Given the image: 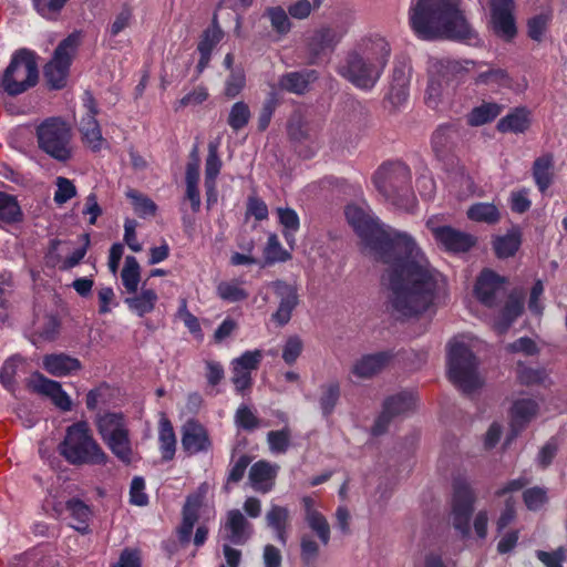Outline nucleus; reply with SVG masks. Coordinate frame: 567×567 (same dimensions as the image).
Segmentation results:
<instances>
[{
	"mask_svg": "<svg viewBox=\"0 0 567 567\" xmlns=\"http://www.w3.org/2000/svg\"><path fill=\"white\" fill-rule=\"evenodd\" d=\"M262 360L261 350L246 351L240 357L234 359L231 364L240 367L243 370H247L250 373L258 370Z\"/></svg>",
	"mask_w": 567,
	"mask_h": 567,
	"instance_id": "nucleus-60",
	"label": "nucleus"
},
{
	"mask_svg": "<svg viewBox=\"0 0 567 567\" xmlns=\"http://www.w3.org/2000/svg\"><path fill=\"white\" fill-rule=\"evenodd\" d=\"M550 18L548 13H540L529 19L527 23L529 38L538 42L542 41Z\"/></svg>",
	"mask_w": 567,
	"mask_h": 567,
	"instance_id": "nucleus-58",
	"label": "nucleus"
},
{
	"mask_svg": "<svg viewBox=\"0 0 567 567\" xmlns=\"http://www.w3.org/2000/svg\"><path fill=\"white\" fill-rule=\"evenodd\" d=\"M114 389L106 383H102L86 394L85 404L90 411L99 406H109L113 402Z\"/></svg>",
	"mask_w": 567,
	"mask_h": 567,
	"instance_id": "nucleus-45",
	"label": "nucleus"
},
{
	"mask_svg": "<svg viewBox=\"0 0 567 567\" xmlns=\"http://www.w3.org/2000/svg\"><path fill=\"white\" fill-rule=\"evenodd\" d=\"M95 426L101 440L120 462L131 465L137 460L128 420L123 412L99 413L95 417Z\"/></svg>",
	"mask_w": 567,
	"mask_h": 567,
	"instance_id": "nucleus-6",
	"label": "nucleus"
},
{
	"mask_svg": "<svg viewBox=\"0 0 567 567\" xmlns=\"http://www.w3.org/2000/svg\"><path fill=\"white\" fill-rule=\"evenodd\" d=\"M476 83L485 85H496L502 87H511L512 79L508 73L503 69H488L487 71L480 72L476 78Z\"/></svg>",
	"mask_w": 567,
	"mask_h": 567,
	"instance_id": "nucleus-49",
	"label": "nucleus"
},
{
	"mask_svg": "<svg viewBox=\"0 0 567 567\" xmlns=\"http://www.w3.org/2000/svg\"><path fill=\"white\" fill-rule=\"evenodd\" d=\"M476 496L466 477L457 475L453 478L452 523L463 537L470 535V518L474 509Z\"/></svg>",
	"mask_w": 567,
	"mask_h": 567,
	"instance_id": "nucleus-10",
	"label": "nucleus"
},
{
	"mask_svg": "<svg viewBox=\"0 0 567 567\" xmlns=\"http://www.w3.org/2000/svg\"><path fill=\"white\" fill-rule=\"evenodd\" d=\"M250 116L249 106L243 101L236 102L229 111L227 123L233 131L238 132L249 123Z\"/></svg>",
	"mask_w": 567,
	"mask_h": 567,
	"instance_id": "nucleus-48",
	"label": "nucleus"
},
{
	"mask_svg": "<svg viewBox=\"0 0 567 567\" xmlns=\"http://www.w3.org/2000/svg\"><path fill=\"white\" fill-rule=\"evenodd\" d=\"M158 442L162 458L171 461L176 452V435L172 422L167 417H162L158 424Z\"/></svg>",
	"mask_w": 567,
	"mask_h": 567,
	"instance_id": "nucleus-37",
	"label": "nucleus"
},
{
	"mask_svg": "<svg viewBox=\"0 0 567 567\" xmlns=\"http://www.w3.org/2000/svg\"><path fill=\"white\" fill-rule=\"evenodd\" d=\"M76 195V188L74 184L65 178H56V190L54 193V200L58 204H64Z\"/></svg>",
	"mask_w": 567,
	"mask_h": 567,
	"instance_id": "nucleus-62",
	"label": "nucleus"
},
{
	"mask_svg": "<svg viewBox=\"0 0 567 567\" xmlns=\"http://www.w3.org/2000/svg\"><path fill=\"white\" fill-rule=\"evenodd\" d=\"M474 295L488 308L498 306L506 295V278L491 269L482 270L475 282Z\"/></svg>",
	"mask_w": 567,
	"mask_h": 567,
	"instance_id": "nucleus-14",
	"label": "nucleus"
},
{
	"mask_svg": "<svg viewBox=\"0 0 567 567\" xmlns=\"http://www.w3.org/2000/svg\"><path fill=\"white\" fill-rule=\"evenodd\" d=\"M302 505L308 526L316 533L322 545H328L330 540V525L327 518L316 508L312 497L305 496Z\"/></svg>",
	"mask_w": 567,
	"mask_h": 567,
	"instance_id": "nucleus-27",
	"label": "nucleus"
},
{
	"mask_svg": "<svg viewBox=\"0 0 567 567\" xmlns=\"http://www.w3.org/2000/svg\"><path fill=\"white\" fill-rule=\"evenodd\" d=\"M111 567H142L141 553L138 549L124 548L120 555L118 561Z\"/></svg>",
	"mask_w": 567,
	"mask_h": 567,
	"instance_id": "nucleus-64",
	"label": "nucleus"
},
{
	"mask_svg": "<svg viewBox=\"0 0 567 567\" xmlns=\"http://www.w3.org/2000/svg\"><path fill=\"white\" fill-rule=\"evenodd\" d=\"M538 404L532 399H522L514 402L512 406V426L514 429L513 437L516 436L517 430L528 423L537 413Z\"/></svg>",
	"mask_w": 567,
	"mask_h": 567,
	"instance_id": "nucleus-36",
	"label": "nucleus"
},
{
	"mask_svg": "<svg viewBox=\"0 0 567 567\" xmlns=\"http://www.w3.org/2000/svg\"><path fill=\"white\" fill-rule=\"evenodd\" d=\"M268 19L272 30L280 37L288 34L292 23L288 17V12L280 6L267 7L262 14Z\"/></svg>",
	"mask_w": 567,
	"mask_h": 567,
	"instance_id": "nucleus-41",
	"label": "nucleus"
},
{
	"mask_svg": "<svg viewBox=\"0 0 567 567\" xmlns=\"http://www.w3.org/2000/svg\"><path fill=\"white\" fill-rule=\"evenodd\" d=\"M279 466L269 461L260 460L254 463L248 473L251 488L258 493H269L276 483Z\"/></svg>",
	"mask_w": 567,
	"mask_h": 567,
	"instance_id": "nucleus-22",
	"label": "nucleus"
},
{
	"mask_svg": "<svg viewBox=\"0 0 567 567\" xmlns=\"http://www.w3.org/2000/svg\"><path fill=\"white\" fill-rule=\"evenodd\" d=\"M348 221L375 259L389 264L390 305L402 318L426 311L446 291V280L434 269L415 241L380 223L372 215H347Z\"/></svg>",
	"mask_w": 567,
	"mask_h": 567,
	"instance_id": "nucleus-1",
	"label": "nucleus"
},
{
	"mask_svg": "<svg viewBox=\"0 0 567 567\" xmlns=\"http://www.w3.org/2000/svg\"><path fill=\"white\" fill-rule=\"evenodd\" d=\"M410 23L423 40H471L474 37L458 0H412Z\"/></svg>",
	"mask_w": 567,
	"mask_h": 567,
	"instance_id": "nucleus-2",
	"label": "nucleus"
},
{
	"mask_svg": "<svg viewBox=\"0 0 567 567\" xmlns=\"http://www.w3.org/2000/svg\"><path fill=\"white\" fill-rule=\"evenodd\" d=\"M254 535V525L239 509H229L220 526V536L224 542L243 546Z\"/></svg>",
	"mask_w": 567,
	"mask_h": 567,
	"instance_id": "nucleus-17",
	"label": "nucleus"
},
{
	"mask_svg": "<svg viewBox=\"0 0 567 567\" xmlns=\"http://www.w3.org/2000/svg\"><path fill=\"white\" fill-rule=\"evenodd\" d=\"M39 70L34 53L28 50L17 51L7 69L0 75V87L8 95L24 93L38 83Z\"/></svg>",
	"mask_w": 567,
	"mask_h": 567,
	"instance_id": "nucleus-7",
	"label": "nucleus"
},
{
	"mask_svg": "<svg viewBox=\"0 0 567 567\" xmlns=\"http://www.w3.org/2000/svg\"><path fill=\"white\" fill-rule=\"evenodd\" d=\"M517 380L523 385H543L548 380L547 371L543 368L533 369L523 362L517 363Z\"/></svg>",
	"mask_w": 567,
	"mask_h": 567,
	"instance_id": "nucleus-46",
	"label": "nucleus"
},
{
	"mask_svg": "<svg viewBox=\"0 0 567 567\" xmlns=\"http://www.w3.org/2000/svg\"><path fill=\"white\" fill-rule=\"evenodd\" d=\"M319 545L309 535H303L300 539V557L306 565H310L316 561L319 556Z\"/></svg>",
	"mask_w": 567,
	"mask_h": 567,
	"instance_id": "nucleus-59",
	"label": "nucleus"
},
{
	"mask_svg": "<svg viewBox=\"0 0 567 567\" xmlns=\"http://www.w3.org/2000/svg\"><path fill=\"white\" fill-rule=\"evenodd\" d=\"M231 382L237 393L245 395L252 388L251 373L247 370H243L236 364H231Z\"/></svg>",
	"mask_w": 567,
	"mask_h": 567,
	"instance_id": "nucleus-56",
	"label": "nucleus"
},
{
	"mask_svg": "<svg viewBox=\"0 0 567 567\" xmlns=\"http://www.w3.org/2000/svg\"><path fill=\"white\" fill-rule=\"evenodd\" d=\"M267 525L275 530L277 539L286 545L288 538V528L290 523V513L287 507L271 505L266 514Z\"/></svg>",
	"mask_w": 567,
	"mask_h": 567,
	"instance_id": "nucleus-32",
	"label": "nucleus"
},
{
	"mask_svg": "<svg viewBox=\"0 0 567 567\" xmlns=\"http://www.w3.org/2000/svg\"><path fill=\"white\" fill-rule=\"evenodd\" d=\"M246 85L245 72L241 69H231L225 82V95L228 99L236 97Z\"/></svg>",
	"mask_w": 567,
	"mask_h": 567,
	"instance_id": "nucleus-54",
	"label": "nucleus"
},
{
	"mask_svg": "<svg viewBox=\"0 0 567 567\" xmlns=\"http://www.w3.org/2000/svg\"><path fill=\"white\" fill-rule=\"evenodd\" d=\"M513 0H491L492 23L494 31L506 39L516 34L513 11Z\"/></svg>",
	"mask_w": 567,
	"mask_h": 567,
	"instance_id": "nucleus-20",
	"label": "nucleus"
},
{
	"mask_svg": "<svg viewBox=\"0 0 567 567\" xmlns=\"http://www.w3.org/2000/svg\"><path fill=\"white\" fill-rule=\"evenodd\" d=\"M69 0H32L35 11L45 19L56 20Z\"/></svg>",
	"mask_w": 567,
	"mask_h": 567,
	"instance_id": "nucleus-51",
	"label": "nucleus"
},
{
	"mask_svg": "<svg viewBox=\"0 0 567 567\" xmlns=\"http://www.w3.org/2000/svg\"><path fill=\"white\" fill-rule=\"evenodd\" d=\"M32 384L34 391L49 396L52 402L62 411L71 410V399L58 381H53L38 373L33 377Z\"/></svg>",
	"mask_w": 567,
	"mask_h": 567,
	"instance_id": "nucleus-25",
	"label": "nucleus"
},
{
	"mask_svg": "<svg viewBox=\"0 0 567 567\" xmlns=\"http://www.w3.org/2000/svg\"><path fill=\"white\" fill-rule=\"evenodd\" d=\"M478 362L474 353L462 342H451L447 353L450 381L465 393H471L482 385L477 374Z\"/></svg>",
	"mask_w": 567,
	"mask_h": 567,
	"instance_id": "nucleus-8",
	"label": "nucleus"
},
{
	"mask_svg": "<svg viewBox=\"0 0 567 567\" xmlns=\"http://www.w3.org/2000/svg\"><path fill=\"white\" fill-rule=\"evenodd\" d=\"M292 432L288 425L281 430H272L267 433V443L272 454H285L291 445Z\"/></svg>",
	"mask_w": 567,
	"mask_h": 567,
	"instance_id": "nucleus-43",
	"label": "nucleus"
},
{
	"mask_svg": "<svg viewBox=\"0 0 567 567\" xmlns=\"http://www.w3.org/2000/svg\"><path fill=\"white\" fill-rule=\"evenodd\" d=\"M524 296L522 293L512 292L508 295L502 309V322L496 324L499 333H504L509 326L523 313Z\"/></svg>",
	"mask_w": 567,
	"mask_h": 567,
	"instance_id": "nucleus-34",
	"label": "nucleus"
},
{
	"mask_svg": "<svg viewBox=\"0 0 567 567\" xmlns=\"http://www.w3.org/2000/svg\"><path fill=\"white\" fill-rule=\"evenodd\" d=\"M522 496L525 506L532 512L539 511L548 502V491L540 486L526 488Z\"/></svg>",
	"mask_w": 567,
	"mask_h": 567,
	"instance_id": "nucleus-50",
	"label": "nucleus"
},
{
	"mask_svg": "<svg viewBox=\"0 0 567 567\" xmlns=\"http://www.w3.org/2000/svg\"><path fill=\"white\" fill-rule=\"evenodd\" d=\"M303 350V342L298 336H290L282 348V359L288 365H292Z\"/></svg>",
	"mask_w": 567,
	"mask_h": 567,
	"instance_id": "nucleus-57",
	"label": "nucleus"
},
{
	"mask_svg": "<svg viewBox=\"0 0 567 567\" xmlns=\"http://www.w3.org/2000/svg\"><path fill=\"white\" fill-rule=\"evenodd\" d=\"M392 359L390 352L365 354L360 358L352 368V373L360 379H369L380 373Z\"/></svg>",
	"mask_w": 567,
	"mask_h": 567,
	"instance_id": "nucleus-28",
	"label": "nucleus"
},
{
	"mask_svg": "<svg viewBox=\"0 0 567 567\" xmlns=\"http://www.w3.org/2000/svg\"><path fill=\"white\" fill-rule=\"evenodd\" d=\"M416 399L413 392L403 391L395 395L389 396L383 403V410L372 426L373 435L383 434L391 420L395 416L403 415L415 409Z\"/></svg>",
	"mask_w": 567,
	"mask_h": 567,
	"instance_id": "nucleus-15",
	"label": "nucleus"
},
{
	"mask_svg": "<svg viewBox=\"0 0 567 567\" xmlns=\"http://www.w3.org/2000/svg\"><path fill=\"white\" fill-rule=\"evenodd\" d=\"M58 451L69 464L75 466L105 465L109 462V455L94 439L86 421H78L66 429Z\"/></svg>",
	"mask_w": 567,
	"mask_h": 567,
	"instance_id": "nucleus-5",
	"label": "nucleus"
},
{
	"mask_svg": "<svg viewBox=\"0 0 567 567\" xmlns=\"http://www.w3.org/2000/svg\"><path fill=\"white\" fill-rule=\"evenodd\" d=\"M223 37V30L216 23H213L212 27L207 28L203 32L197 45L198 52H206L212 54V51L221 41Z\"/></svg>",
	"mask_w": 567,
	"mask_h": 567,
	"instance_id": "nucleus-53",
	"label": "nucleus"
},
{
	"mask_svg": "<svg viewBox=\"0 0 567 567\" xmlns=\"http://www.w3.org/2000/svg\"><path fill=\"white\" fill-rule=\"evenodd\" d=\"M207 486L200 485L194 493L186 497L182 508V522L176 528V535L182 545H186L192 539L195 524L199 519V513L205 504Z\"/></svg>",
	"mask_w": 567,
	"mask_h": 567,
	"instance_id": "nucleus-13",
	"label": "nucleus"
},
{
	"mask_svg": "<svg viewBox=\"0 0 567 567\" xmlns=\"http://www.w3.org/2000/svg\"><path fill=\"white\" fill-rule=\"evenodd\" d=\"M235 423L245 431H254L259 427L260 421L254 411L247 405H240L235 413Z\"/></svg>",
	"mask_w": 567,
	"mask_h": 567,
	"instance_id": "nucleus-55",
	"label": "nucleus"
},
{
	"mask_svg": "<svg viewBox=\"0 0 567 567\" xmlns=\"http://www.w3.org/2000/svg\"><path fill=\"white\" fill-rule=\"evenodd\" d=\"M317 79L315 70H306L300 72H290L282 75L279 80L280 89L295 94H303L311 82Z\"/></svg>",
	"mask_w": 567,
	"mask_h": 567,
	"instance_id": "nucleus-33",
	"label": "nucleus"
},
{
	"mask_svg": "<svg viewBox=\"0 0 567 567\" xmlns=\"http://www.w3.org/2000/svg\"><path fill=\"white\" fill-rule=\"evenodd\" d=\"M435 239L450 251H468L476 243L471 235L457 231L449 226L432 229Z\"/></svg>",
	"mask_w": 567,
	"mask_h": 567,
	"instance_id": "nucleus-24",
	"label": "nucleus"
},
{
	"mask_svg": "<svg viewBox=\"0 0 567 567\" xmlns=\"http://www.w3.org/2000/svg\"><path fill=\"white\" fill-rule=\"evenodd\" d=\"M522 230L518 226L512 227L505 235L495 236L492 246L497 258L506 259L516 255L522 245Z\"/></svg>",
	"mask_w": 567,
	"mask_h": 567,
	"instance_id": "nucleus-29",
	"label": "nucleus"
},
{
	"mask_svg": "<svg viewBox=\"0 0 567 567\" xmlns=\"http://www.w3.org/2000/svg\"><path fill=\"white\" fill-rule=\"evenodd\" d=\"M391 47L385 38L370 34L350 49L338 66V73L354 87L371 91L381 79L390 60Z\"/></svg>",
	"mask_w": 567,
	"mask_h": 567,
	"instance_id": "nucleus-3",
	"label": "nucleus"
},
{
	"mask_svg": "<svg viewBox=\"0 0 567 567\" xmlns=\"http://www.w3.org/2000/svg\"><path fill=\"white\" fill-rule=\"evenodd\" d=\"M351 20V17H348L344 21L340 22V25H321L311 33L307 39V50L311 63H316L319 58L332 52L337 48L348 33Z\"/></svg>",
	"mask_w": 567,
	"mask_h": 567,
	"instance_id": "nucleus-12",
	"label": "nucleus"
},
{
	"mask_svg": "<svg viewBox=\"0 0 567 567\" xmlns=\"http://www.w3.org/2000/svg\"><path fill=\"white\" fill-rule=\"evenodd\" d=\"M319 404L324 416H330L340 399V385L338 382H330L320 386Z\"/></svg>",
	"mask_w": 567,
	"mask_h": 567,
	"instance_id": "nucleus-44",
	"label": "nucleus"
},
{
	"mask_svg": "<svg viewBox=\"0 0 567 567\" xmlns=\"http://www.w3.org/2000/svg\"><path fill=\"white\" fill-rule=\"evenodd\" d=\"M186 198L190 202V208L196 212L200 208V197L198 190L199 182V161L196 158L186 166Z\"/></svg>",
	"mask_w": 567,
	"mask_h": 567,
	"instance_id": "nucleus-38",
	"label": "nucleus"
},
{
	"mask_svg": "<svg viewBox=\"0 0 567 567\" xmlns=\"http://www.w3.org/2000/svg\"><path fill=\"white\" fill-rule=\"evenodd\" d=\"M536 557L546 567H564L563 563L566 559V550L564 547H559L554 551L537 550Z\"/></svg>",
	"mask_w": 567,
	"mask_h": 567,
	"instance_id": "nucleus-63",
	"label": "nucleus"
},
{
	"mask_svg": "<svg viewBox=\"0 0 567 567\" xmlns=\"http://www.w3.org/2000/svg\"><path fill=\"white\" fill-rule=\"evenodd\" d=\"M217 295L225 301L237 302L248 298V292L238 284L233 281H221L217 286Z\"/></svg>",
	"mask_w": 567,
	"mask_h": 567,
	"instance_id": "nucleus-52",
	"label": "nucleus"
},
{
	"mask_svg": "<svg viewBox=\"0 0 567 567\" xmlns=\"http://www.w3.org/2000/svg\"><path fill=\"white\" fill-rule=\"evenodd\" d=\"M411 169L402 162H385L372 176L379 195L395 209L412 210L416 199L411 187Z\"/></svg>",
	"mask_w": 567,
	"mask_h": 567,
	"instance_id": "nucleus-4",
	"label": "nucleus"
},
{
	"mask_svg": "<svg viewBox=\"0 0 567 567\" xmlns=\"http://www.w3.org/2000/svg\"><path fill=\"white\" fill-rule=\"evenodd\" d=\"M221 168V161L218 156V144L210 142L208 144V155L205 162V190L206 209H213L217 203L216 179Z\"/></svg>",
	"mask_w": 567,
	"mask_h": 567,
	"instance_id": "nucleus-21",
	"label": "nucleus"
},
{
	"mask_svg": "<svg viewBox=\"0 0 567 567\" xmlns=\"http://www.w3.org/2000/svg\"><path fill=\"white\" fill-rule=\"evenodd\" d=\"M264 258L267 265L275 262H285L291 258V255L282 248L276 234H270L264 248Z\"/></svg>",
	"mask_w": 567,
	"mask_h": 567,
	"instance_id": "nucleus-47",
	"label": "nucleus"
},
{
	"mask_svg": "<svg viewBox=\"0 0 567 567\" xmlns=\"http://www.w3.org/2000/svg\"><path fill=\"white\" fill-rule=\"evenodd\" d=\"M84 106L87 112L80 121V132L87 146L92 151L96 152L102 148L104 140L102 137L100 125L95 118V115L97 114L95 100L91 94H86L84 99Z\"/></svg>",
	"mask_w": 567,
	"mask_h": 567,
	"instance_id": "nucleus-19",
	"label": "nucleus"
},
{
	"mask_svg": "<svg viewBox=\"0 0 567 567\" xmlns=\"http://www.w3.org/2000/svg\"><path fill=\"white\" fill-rule=\"evenodd\" d=\"M213 446L207 427L196 419H189L182 426V447L187 455L208 452Z\"/></svg>",
	"mask_w": 567,
	"mask_h": 567,
	"instance_id": "nucleus-18",
	"label": "nucleus"
},
{
	"mask_svg": "<svg viewBox=\"0 0 567 567\" xmlns=\"http://www.w3.org/2000/svg\"><path fill=\"white\" fill-rule=\"evenodd\" d=\"M452 134L453 131L450 126H441L433 133L432 147L437 156L443 155L447 150L452 140Z\"/></svg>",
	"mask_w": 567,
	"mask_h": 567,
	"instance_id": "nucleus-61",
	"label": "nucleus"
},
{
	"mask_svg": "<svg viewBox=\"0 0 567 567\" xmlns=\"http://www.w3.org/2000/svg\"><path fill=\"white\" fill-rule=\"evenodd\" d=\"M463 71L462 65L452 60H441L432 64L431 76L426 90V103L435 106L443 93V84Z\"/></svg>",
	"mask_w": 567,
	"mask_h": 567,
	"instance_id": "nucleus-16",
	"label": "nucleus"
},
{
	"mask_svg": "<svg viewBox=\"0 0 567 567\" xmlns=\"http://www.w3.org/2000/svg\"><path fill=\"white\" fill-rule=\"evenodd\" d=\"M275 292L280 297V303L272 319L279 324L285 326L289 322L292 311L298 305L297 290L286 282L277 281L274 284Z\"/></svg>",
	"mask_w": 567,
	"mask_h": 567,
	"instance_id": "nucleus-26",
	"label": "nucleus"
},
{
	"mask_svg": "<svg viewBox=\"0 0 567 567\" xmlns=\"http://www.w3.org/2000/svg\"><path fill=\"white\" fill-rule=\"evenodd\" d=\"M554 158L545 154L535 159L533 164V177L540 192H545L553 179Z\"/></svg>",
	"mask_w": 567,
	"mask_h": 567,
	"instance_id": "nucleus-39",
	"label": "nucleus"
},
{
	"mask_svg": "<svg viewBox=\"0 0 567 567\" xmlns=\"http://www.w3.org/2000/svg\"><path fill=\"white\" fill-rule=\"evenodd\" d=\"M158 301V296L153 289L142 288L141 291L134 293L133 297L125 298V303L128 309L136 313L138 317H144L151 313Z\"/></svg>",
	"mask_w": 567,
	"mask_h": 567,
	"instance_id": "nucleus-35",
	"label": "nucleus"
},
{
	"mask_svg": "<svg viewBox=\"0 0 567 567\" xmlns=\"http://www.w3.org/2000/svg\"><path fill=\"white\" fill-rule=\"evenodd\" d=\"M121 279L127 293L137 292L138 284L141 281V267L134 256H127L125 258Z\"/></svg>",
	"mask_w": 567,
	"mask_h": 567,
	"instance_id": "nucleus-42",
	"label": "nucleus"
},
{
	"mask_svg": "<svg viewBox=\"0 0 567 567\" xmlns=\"http://www.w3.org/2000/svg\"><path fill=\"white\" fill-rule=\"evenodd\" d=\"M65 509L74 522L71 524L72 528L83 535L87 534L93 515L91 506L85 504L82 499L73 497L66 501Z\"/></svg>",
	"mask_w": 567,
	"mask_h": 567,
	"instance_id": "nucleus-31",
	"label": "nucleus"
},
{
	"mask_svg": "<svg viewBox=\"0 0 567 567\" xmlns=\"http://www.w3.org/2000/svg\"><path fill=\"white\" fill-rule=\"evenodd\" d=\"M39 147L56 161L71 157V131L68 124L55 117L45 120L37 130Z\"/></svg>",
	"mask_w": 567,
	"mask_h": 567,
	"instance_id": "nucleus-9",
	"label": "nucleus"
},
{
	"mask_svg": "<svg viewBox=\"0 0 567 567\" xmlns=\"http://www.w3.org/2000/svg\"><path fill=\"white\" fill-rule=\"evenodd\" d=\"M78 37L72 34L60 42L53 58L44 66V78L51 89H62L66 84L70 65L78 48Z\"/></svg>",
	"mask_w": 567,
	"mask_h": 567,
	"instance_id": "nucleus-11",
	"label": "nucleus"
},
{
	"mask_svg": "<svg viewBox=\"0 0 567 567\" xmlns=\"http://www.w3.org/2000/svg\"><path fill=\"white\" fill-rule=\"evenodd\" d=\"M42 367L49 374L62 378L78 373L82 369V363L78 358L60 352L45 354Z\"/></svg>",
	"mask_w": 567,
	"mask_h": 567,
	"instance_id": "nucleus-23",
	"label": "nucleus"
},
{
	"mask_svg": "<svg viewBox=\"0 0 567 567\" xmlns=\"http://www.w3.org/2000/svg\"><path fill=\"white\" fill-rule=\"evenodd\" d=\"M532 112L525 107H515L497 123L501 133H525L530 126Z\"/></svg>",
	"mask_w": 567,
	"mask_h": 567,
	"instance_id": "nucleus-30",
	"label": "nucleus"
},
{
	"mask_svg": "<svg viewBox=\"0 0 567 567\" xmlns=\"http://www.w3.org/2000/svg\"><path fill=\"white\" fill-rule=\"evenodd\" d=\"M503 111V105L495 102H484L468 114L467 122L472 126H481L492 122Z\"/></svg>",
	"mask_w": 567,
	"mask_h": 567,
	"instance_id": "nucleus-40",
	"label": "nucleus"
}]
</instances>
